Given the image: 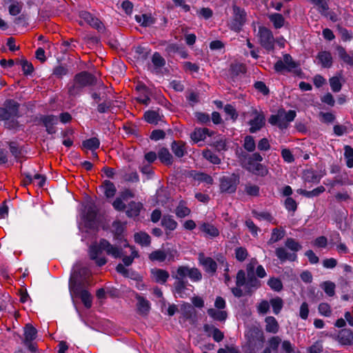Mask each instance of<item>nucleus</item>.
<instances>
[{
    "label": "nucleus",
    "instance_id": "13",
    "mask_svg": "<svg viewBox=\"0 0 353 353\" xmlns=\"http://www.w3.org/2000/svg\"><path fill=\"white\" fill-rule=\"evenodd\" d=\"M79 16L81 19L83 20L85 23H88L92 28L97 29L99 32L103 31L105 28L103 23L91 13L85 10H82L79 12Z\"/></svg>",
    "mask_w": 353,
    "mask_h": 353
},
{
    "label": "nucleus",
    "instance_id": "57",
    "mask_svg": "<svg viewBox=\"0 0 353 353\" xmlns=\"http://www.w3.org/2000/svg\"><path fill=\"white\" fill-rule=\"evenodd\" d=\"M243 148L248 152H254L256 148V143L253 137L247 135L244 138Z\"/></svg>",
    "mask_w": 353,
    "mask_h": 353
},
{
    "label": "nucleus",
    "instance_id": "19",
    "mask_svg": "<svg viewBox=\"0 0 353 353\" xmlns=\"http://www.w3.org/2000/svg\"><path fill=\"white\" fill-rule=\"evenodd\" d=\"M78 292L70 293L72 296L79 297L86 308L92 306V298L90 293L85 288L79 289Z\"/></svg>",
    "mask_w": 353,
    "mask_h": 353
},
{
    "label": "nucleus",
    "instance_id": "45",
    "mask_svg": "<svg viewBox=\"0 0 353 353\" xmlns=\"http://www.w3.org/2000/svg\"><path fill=\"white\" fill-rule=\"evenodd\" d=\"M245 286L248 290H256L261 286V283L254 274H249L247 277Z\"/></svg>",
    "mask_w": 353,
    "mask_h": 353
},
{
    "label": "nucleus",
    "instance_id": "8",
    "mask_svg": "<svg viewBox=\"0 0 353 353\" xmlns=\"http://www.w3.org/2000/svg\"><path fill=\"white\" fill-rule=\"evenodd\" d=\"M248 343L252 351L261 349L265 342L263 332L258 327H254L248 332Z\"/></svg>",
    "mask_w": 353,
    "mask_h": 353
},
{
    "label": "nucleus",
    "instance_id": "54",
    "mask_svg": "<svg viewBox=\"0 0 353 353\" xmlns=\"http://www.w3.org/2000/svg\"><path fill=\"white\" fill-rule=\"evenodd\" d=\"M344 157L346 160V165L348 168H353V148L350 145L344 147Z\"/></svg>",
    "mask_w": 353,
    "mask_h": 353
},
{
    "label": "nucleus",
    "instance_id": "47",
    "mask_svg": "<svg viewBox=\"0 0 353 353\" xmlns=\"http://www.w3.org/2000/svg\"><path fill=\"white\" fill-rule=\"evenodd\" d=\"M191 210L188 208L183 201H181L175 209V214L179 218H184L188 216Z\"/></svg>",
    "mask_w": 353,
    "mask_h": 353
},
{
    "label": "nucleus",
    "instance_id": "46",
    "mask_svg": "<svg viewBox=\"0 0 353 353\" xmlns=\"http://www.w3.org/2000/svg\"><path fill=\"white\" fill-rule=\"evenodd\" d=\"M286 248L296 253L302 249V245L293 238H288L285 241Z\"/></svg>",
    "mask_w": 353,
    "mask_h": 353
},
{
    "label": "nucleus",
    "instance_id": "63",
    "mask_svg": "<svg viewBox=\"0 0 353 353\" xmlns=\"http://www.w3.org/2000/svg\"><path fill=\"white\" fill-rule=\"evenodd\" d=\"M269 170L266 165L259 163L256 165L255 170L252 172V174L256 176H265L268 175Z\"/></svg>",
    "mask_w": 353,
    "mask_h": 353
},
{
    "label": "nucleus",
    "instance_id": "27",
    "mask_svg": "<svg viewBox=\"0 0 353 353\" xmlns=\"http://www.w3.org/2000/svg\"><path fill=\"white\" fill-rule=\"evenodd\" d=\"M336 51L339 55V57L347 65L353 67V53L352 54H348L345 49L341 46H338L336 47Z\"/></svg>",
    "mask_w": 353,
    "mask_h": 353
},
{
    "label": "nucleus",
    "instance_id": "51",
    "mask_svg": "<svg viewBox=\"0 0 353 353\" xmlns=\"http://www.w3.org/2000/svg\"><path fill=\"white\" fill-rule=\"evenodd\" d=\"M125 224L119 221H115L112 223V231L117 239H121L124 232Z\"/></svg>",
    "mask_w": 353,
    "mask_h": 353
},
{
    "label": "nucleus",
    "instance_id": "59",
    "mask_svg": "<svg viewBox=\"0 0 353 353\" xmlns=\"http://www.w3.org/2000/svg\"><path fill=\"white\" fill-rule=\"evenodd\" d=\"M329 81L331 89L334 92H339L341 90V77H332L330 79Z\"/></svg>",
    "mask_w": 353,
    "mask_h": 353
},
{
    "label": "nucleus",
    "instance_id": "49",
    "mask_svg": "<svg viewBox=\"0 0 353 353\" xmlns=\"http://www.w3.org/2000/svg\"><path fill=\"white\" fill-rule=\"evenodd\" d=\"M202 154L203 157L210 163L215 165H219L221 163V159L211 150H204Z\"/></svg>",
    "mask_w": 353,
    "mask_h": 353
},
{
    "label": "nucleus",
    "instance_id": "22",
    "mask_svg": "<svg viewBox=\"0 0 353 353\" xmlns=\"http://www.w3.org/2000/svg\"><path fill=\"white\" fill-rule=\"evenodd\" d=\"M126 215L130 218H135L140 214L143 208V204L141 202L131 201L126 206Z\"/></svg>",
    "mask_w": 353,
    "mask_h": 353
},
{
    "label": "nucleus",
    "instance_id": "61",
    "mask_svg": "<svg viewBox=\"0 0 353 353\" xmlns=\"http://www.w3.org/2000/svg\"><path fill=\"white\" fill-rule=\"evenodd\" d=\"M97 212L95 206L93 205H90L86 207L85 218L88 221H93L97 216Z\"/></svg>",
    "mask_w": 353,
    "mask_h": 353
},
{
    "label": "nucleus",
    "instance_id": "44",
    "mask_svg": "<svg viewBox=\"0 0 353 353\" xmlns=\"http://www.w3.org/2000/svg\"><path fill=\"white\" fill-rule=\"evenodd\" d=\"M134 241L142 246H148L150 244V236L145 232H139L134 234Z\"/></svg>",
    "mask_w": 353,
    "mask_h": 353
},
{
    "label": "nucleus",
    "instance_id": "31",
    "mask_svg": "<svg viewBox=\"0 0 353 353\" xmlns=\"http://www.w3.org/2000/svg\"><path fill=\"white\" fill-rule=\"evenodd\" d=\"M161 225L170 231L174 230L177 226V222L170 215H164L161 219Z\"/></svg>",
    "mask_w": 353,
    "mask_h": 353
},
{
    "label": "nucleus",
    "instance_id": "52",
    "mask_svg": "<svg viewBox=\"0 0 353 353\" xmlns=\"http://www.w3.org/2000/svg\"><path fill=\"white\" fill-rule=\"evenodd\" d=\"M281 343V339L279 336H271L268 341V347L270 348L274 353H278V348Z\"/></svg>",
    "mask_w": 353,
    "mask_h": 353
},
{
    "label": "nucleus",
    "instance_id": "18",
    "mask_svg": "<svg viewBox=\"0 0 353 353\" xmlns=\"http://www.w3.org/2000/svg\"><path fill=\"white\" fill-rule=\"evenodd\" d=\"M137 300V312L141 316H147L150 310V303L143 296L139 294H136Z\"/></svg>",
    "mask_w": 353,
    "mask_h": 353
},
{
    "label": "nucleus",
    "instance_id": "12",
    "mask_svg": "<svg viewBox=\"0 0 353 353\" xmlns=\"http://www.w3.org/2000/svg\"><path fill=\"white\" fill-rule=\"evenodd\" d=\"M332 337L341 345L351 346L353 345V332L350 329H342L336 334L332 335Z\"/></svg>",
    "mask_w": 353,
    "mask_h": 353
},
{
    "label": "nucleus",
    "instance_id": "42",
    "mask_svg": "<svg viewBox=\"0 0 353 353\" xmlns=\"http://www.w3.org/2000/svg\"><path fill=\"white\" fill-rule=\"evenodd\" d=\"M99 145L100 141L97 137H92L82 142L83 148L90 150L91 151H94L95 150L99 148Z\"/></svg>",
    "mask_w": 353,
    "mask_h": 353
},
{
    "label": "nucleus",
    "instance_id": "17",
    "mask_svg": "<svg viewBox=\"0 0 353 353\" xmlns=\"http://www.w3.org/2000/svg\"><path fill=\"white\" fill-rule=\"evenodd\" d=\"M41 121L46 128L48 134H52L56 132L54 125L58 123V118L54 115H44L41 117Z\"/></svg>",
    "mask_w": 353,
    "mask_h": 353
},
{
    "label": "nucleus",
    "instance_id": "64",
    "mask_svg": "<svg viewBox=\"0 0 353 353\" xmlns=\"http://www.w3.org/2000/svg\"><path fill=\"white\" fill-rule=\"evenodd\" d=\"M319 313L325 316H330L332 314V310L328 303H321L318 307Z\"/></svg>",
    "mask_w": 353,
    "mask_h": 353
},
{
    "label": "nucleus",
    "instance_id": "60",
    "mask_svg": "<svg viewBox=\"0 0 353 353\" xmlns=\"http://www.w3.org/2000/svg\"><path fill=\"white\" fill-rule=\"evenodd\" d=\"M235 258L240 262L244 261L248 256V250L243 247H239L234 250Z\"/></svg>",
    "mask_w": 353,
    "mask_h": 353
},
{
    "label": "nucleus",
    "instance_id": "29",
    "mask_svg": "<svg viewBox=\"0 0 353 353\" xmlns=\"http://www.w3.org/2000/svg\"><path fill=\"white\" fill-rule=\"evenodd\" d=\"M203 329L206 332H212V338L216 342H220L223 339V333L213 325L205 324L203 326Z\"/></svg>",
    "mask_w": 353,
    "mask_h": 353
},
{
    "label": "nucleus",
    "instance_id": "43",
    "mask_svg": "<svg viewBox=\"0 0 353 353\" xmlns=\"http://www.w3.org/2000/svg\"><path fill=\"white\" fill-rule=\"evenodd\" d=\"M151 261L164 262L166 259L165 250L162 249L156 250L152 252L148 256Z\"/></svg>",
    "mask_w": 353,
    "mask_h": 353
},
{
    "label": "nucleus",
    "instance_id": "30",
    "mask_svg": "<svg viewBox=\"0 0 353 353\" xmlns=\"http://www.w3.org/2000/svg\"><path fill=\"white\" fill-rule=\"evenodd\" d=\"M207 136H210V130L208 128H199L192 133L191 138L194 142H199L203 141Z\"/></svg>",
    "mask_w": 353,
    "mask_h": 353
},
{
    "label": "nucleus",
    "instance_id": "58",
    "mask_svg": "<svg viewBox=\"0 0 353 353\" xmlns=\"http://www.w3.org/2000/svg\"><path fill=\"white\" fill-rule=\"evenodd\" d=\"M188 277L193 282H198L202 279V274L196 268H189Z\"/></svg>",
    "mask_w": 353,
    "mask_h": 353
},
{
    "label": "nucleus",
    "instance_id": "36",
    "mask_svg": "<svg viewBox=\"0 0 353 353\" xmlns=\"http://www.w3.org/2000/svg\"><path fill=\"white\" fill-rule=\"evenodd\" d=\"M285 234V231L283 228H275L272 230V234L270 239L268 241V244L274 243L282 239Z\"/></svg>",
    "mask_w": 353,
    "mask_h": 353
},
{
    "label": "nucleus",
    "instance_id": "62",
    "mask_svg": "<svg viewBox=\"0 0 353 353\" xmlns=\"http://www.w3.org/2000/svg\"><path fill=\"white\" fill-rule=\"evenodd\" d=\"M260 188L258 185L252 183H248L245 186V193L252 196H257L259 195Z\"/></svg>",
    "mask_w": 353,
    "mask_h": 353
},
{
    "label": "nucleus",
    "instance_id": "14",
    "mask_svg": "<svg viewBox=\"0 0 353 353\" xmlns=\"http://www.w3.org/2000/svg\"><path fill=\"white\" fill-rule=\"evenodd\" d=\"M198 260L207 273L214 274L216 272L217 264L212 258L205 256L203 252H201L199 254Z\"/></svg>",
    "mask_w": 353,
    "mask_h": 353
},
{
    "label": "nucleus",
    "instance_id": "55",
    "mask_svg": "<svg viewBox=\"0 0 353 353\" xmlns=\"http://www.w3.org/2000/svg\"><path fill=\"white\" fill-rule=\"evenodd\" d=\"M335 284L332 281H325L321 284V288L329 296H333L335 294Z\"/></svg>",
    "mask_w": 353,
    "mask_h": 353
},
{
    "label": "nucleus",
    "instance_id": "50",
    "mask_svg": "<svg viewBox=\"0 0 353 353\" xmlns=\"http://www.w3.org/2000/svg\"><path fill=\"white\" fill-rule=\"evenodd\" d=\"M103 187L104 188L105 195L108 198L112 197L116 193V188L112 182L105 180L103 182Z\"/></svg>",
    "mask_w": 353,
    "mask_h": 353
},
{
    "label": "nucleus",
    "instance_id": "35",
    "mask_svg": "<svg viewBox=\"0 0 353 353\" xmlns=\"http://www.w3.org/2000/svg\"><path fill=\"white\" fill-rule=\"evenodd\" d=\"M135 20L143 27H148L155 23V19L150 15L143 14L135 16Z\"/></svg>",
    "mask_w": 353,
    "mask_h": 353
},
{
    "label": "nucleus",
    "instance_id": "24",
    "mask_svg": "<svg viewBox=\"0 0 353 353\" xmlns=\"http://www.w3.org/2000/svg\"><path fill=\"white\" fill-rule=\"evenodd\" d=\"M265 330L267 332L276 334L279 330V325L276 319L272 316H267L265 319Z\"/></svg>",
    "mask_w": 353,
    "mask_h": 353
},
{
    "label": "nucleus",
    "instance_id": "34",
    "mask_svg": "<svg viewBox=\"0 0 353 353\" xmlns=\"http://www.w3.org/2000/svg\"><path fill=\"white\" fill-rule=\"evenodd\" d=\"M37 333V330L31 324H26L24 327L25 343H30L35 339Z\"/></svg>",
    "mask_w": 353,
    "mask_h": 353
},
{
    "label": "nucleus",
    "instance_id": "28",
    "mask_svg": "<svg viewBox=\"0 0 353 353\" xmlns=\"http://www.w3.org/2000/svg\"><path fill=\"white\" fill-rule=\"evenodd\" d=\"M322 176V175L318 174L317 172L312 169L306 170L303 173L304 179L308 183H319Z\"/></svg>",
    "mask_w": 353,
    "mask_h": 353
},
{
    "label": "nucleus",
    "instance_id": "15",
    "mask_svg": "<svg viewBox=\"0 0 353 353\" xmlns=\"http://www.w3.org/2000/svg\"><path fill=\"white\" fill-rule=\"evenodd\" d=\"M135 90L139 93L137 101L142 104L148 105L150 102V91L148 87L144 83H139Z\"/></svg>",
    "mask_w": 353,
    "mask_h": 353
},
{
    "label": "nucleus",
    "instance_id": "37",
    "mask_svg": "<svg viewBox=\"0 0 353 353\" xmlns=\"http://www.w3.org/2000/svg\"><path fill=\"white\" fill-rule=\"evenodd\" d=\"M317 9L322 15L327 16V12L329 10V5L327 0H308Z\"/></svg>",
    "mask_w": 353,
    "mask_h": 353
},
{
    "label": "nucleus",
    "instance_id": "6",
    "mask_svg": "<svg viewBox=\"0 0 353 353\" xmlns=\"http://www.w3.org/2000/svg\"><path fill=\"white\" fill-rule=\"evenodd\" d=\"M252 119L248 122L250 126L249 131L250 133H256L259 131L265 123V114L263 111L258 110L256 108H252L250 111L248 112Z\"/></svg>",
    "mask_w": 353,
    "mask_h": 353
},
{
    "label": "nucleus",
    "instance_id": "3",
    "mask_svg": "<svg viewBox=\"0 0 353 353\" xmlns=\"http://www.w3.org/2000/svg\"><path fill=\"white\" fill-rule=\"evenodd\" d=\"M96 78L88 72H81L74 76L73 83L68 87V93L70 96H76L86 86L96 83Z\"/></svg>",
    "mask_w": 353,
    "mask_h": 353
},
{
    "label": "nucleus",
    "instance_id": "20",
    "mask_svg": "<svg viewBox=\"0 0 353 353\" xmlns=\"http://www.w3.org/2000/svg\"><path fill=\"white\" fill-rule=\"evenodd\" d=\"M201 232H203L205 236L210 238H214L219 235V230L212 223L202 222L199 226Z\"/></svg>",
    "mask_w": 353,
    "mask_h": 353
},
{
    "label": "nucleus",
    "instance_id": "40",
    "mask_svg": "<svg viewBox=\"0 0 353 353\" xmlns=\"http://www.w3.org/2000/svg\"><path fill=\"white\" fill-rule=\"evenodd\" d=\"M208 315L214 320L224 321L228 317V313L224 310H216L214 308L208 310Z\"/></svg>",
    "mask_w": 353,
    "mask_h": 353
},
{
    "label": "nucleus",
    "instance_id": "48",
    "mask_svg": "<svg viewBox=\"0 0 353 353\" xmlns=\"http://www.w3.org/2000/svg\"><path fill=\"white\" fill-rule=\"evenodd\" d=\"M144 118L149 123L157 124L161 117L159 114L154 110H149L145 112Z\"/></svg>",
    "mask_w": 353,
    "mask_h": 353
},
{
    "label": "nucleus",
    "instance_id": "39",
    "mask_svg": "<svg viewBox=\"0 0 353 353\" xmlns=\"http://www.w3.org/2000/svg\"><path fill=\"white\" fill-rule=\"evenodd\" d=\"M268 19L273 23V26L276 29H279L284 26L285 19L281 14H270L268 15Z\"/></svg>",
    "mask_w": 353,
    "mask_h": 353
},
{
    "label": "nucleus",
    "instance_id": "7",
    "mask_svg": "<svg viewBox=\"0 0 353 353\" xmlns=\"http://www.w3.org/2000/svg\"><path fill=\"white\" fill-rule=\"evenodd\" d=\"M232 18L229 24L230 28L235 32H240L246 21V12L236 5L232 6Z\"/></svg>",
    "mask_w": 353,
    "mask_h": 353
},
{
    "label": "nucleus",
    "instance_id": "10",
    "mask_svg": "<svg viewBox=\"0 0 353 353\" xmlns=\"http://www.w3.org/2000/svg\"><path fill=\"white\" fill-rule=\"evenodd\" d=\"M258 37L261 45L267 50L274 48V38L272 31L266 27H259Z\"/></svg>",
    "mask_w": 353,
    "mask_h": 353
},
{
    "label": "nucleus",
    "instance_id": "33",
    "mask_svg": "<svg viewBox=\"0 0 353 353\" xmlns=\"http://www.w3.org/2000/svg\"><path fill=\"white\" fill-rule=\"evenodd\" d=\"M325 190V188L322 185L317 187L316 188H314L312 191H307L303 189H298L297 193H299L301 195H303L307 198H312L318 196L321 193L324 192Z\"/></svg>",
    "mask_w": 353,
    "mask_h": 353
},
{
    "label": "nucleus",
    "instance_id": "25",
    "mask_svg": "<svg viewBox=\"0 0 353 353\" xmlns=\"http://www.w3.org/2000/svg\"><path fill=\"white\" fill-rule=\"evenodd\" d=\"M171 150L176 157L181 158L186 153L185 143L183 141H174L171 145Z\"/></svg>",
    "mask_w": 353,
    "mask_h": 353
},
{
    "label": "nucleus",
    "instance_id": "5",
    "mask_svg": "<svg viewBox=\"0 0 353 353\" xmlns=\"http://www.w3.org/2000/svg\"><path fill=\"white\" fill-rule=\"evenodd\" d=\"M296 115L294 110L286 112L285 110L281 109L278 110L277 114L271 115L268 121L272 125H276L280 129H285L287 128L290 122L294 121Z\"/></svg>",
    "mask_w": 353,
    "mask_h": 353
},
{
    "label": "nucleus",
    "instance_id": "32",
    "mask_svg": "<svg viewBox=\"0 0 353 353\" xmlns=\"http://www.w3.org/2000/svg\"><path fill=\"white\" fill-rule=\"evenodd\" d=\"M188 281L176 280L174 283V293L179 297L184 298L187 290Z\"/></svg>",
    "mask_w": 353,
    "mask_h": 353
},
{
    "label": "nucleus",
    "instance_id": "41",
    "mask_svg": "<svg viewBox=\"0 0 353 353\" xmlns=\"http://www.w3.org/2000/svg\"><path fill=\"white\" fill-rule=\"evenodd\" d=\"M158 157L160 161L166 165H171L172 163V156L167 148H163L160 149L158 152Z\"/></svg>",
    "mask_w": 353,
    "mask_h": 353
},
{
    "label": "nucleus",
    "instance_id": "4",
    "mask_svg": "<svg viewBox=\"0 0 353 353\" xmlns=\"http://www.w3.org/2000/svg\"><path fill=\"white\" fill-rule=\"evenodd\" d=\"M19 117V104L13 100L7 101L5 108H0V121H6L8 128H13L17 125L16 119Z\"/></svg>",
    "mask_w": 353,
    "mask_h": 353
},
{
    "label": "nucleus",
    "instance_id": "56",
    "mask_svg": "<svg viewBox=\"0 0 353 353\" xmlns=\"http://www.w3.org/2000/svg\"><path fill=\"white\" fill-rule=\"evenodd\" d=\"M268 285L272 290L276 292H280L283 287L281 281L275 277L270 278L268 281Z\"/></svg>",
    "mask_w": 353,
    "mask_h": 353
},
{
    "label": "nucleus",
    "instance_id": "21",
    "mask_svg": "<svg viewBox=\"0 0 353 353\" xmlns=\"http://www.w3.org/2000/svg\"><path fill=\"white\" fill-rule=\"evenodd\" d=\"M316 59L324 68H330L332 65L333 59L331 53L328 51L324 50L319 52L316 56Z\"/></svg>",
    "mask_w": 353,
    "mask_h": 353
},
{
    "label": "nucleus",
    "instance_id": "9",
    "mask_svg": "<svg viewBox=\"0 0 353 353\" xmlns=\"http://www.w3.org/2000/svg\"><path fill=\"white\" fill-rule=\"evenodd\" d=\"M239 183V177L235 174L223 176L220 179V190L221 192L234 193Z\"/></svg>",
    "mask_w": 353,
    "mask_h": 353
},
{
    "label": "nucleus",
    "instance_id": "23",
    "mask_svg": "<svg viewBox=\"0 0 353 353\" xmlns=\"http://www.w3.org/2000/svg\"><path fill=\"white\" fill-rule=\"evenodd\" d=\"M153 279L157 283L165 284L169 276V272L163 269H154L151 271Z\"/></svg>",
    "mask_w": 353,
    "mask_h": 353
},
{
    "label": "nucleus",
    "instance_id": "53",
    "mask_svg": "<svg viewBox=\"0 0 353 353\" xmlns=\"http://www.w3.org/2000/svg\"><path fill=\"white\" fill-rule=\"evenodd\" d=\"M270 303L272 307L273 312L275 314H279L283 306V301L282 299L279 296L272 299Z\"/></svg>",
    "mask_w": 353,
    "mask_h": 353
},
{
    "label": "nucleus",
    "instance_id": "1",
    "mask_svg": "<svg viewBox=\"0 0 353 353\" xmlns=\"http://www.w3.org/2000/svg\"><path fill=\"white\" fill-rule=\"evenodd\" d=\"M125 247H128L130 250V254L129 256L125 255L121 248L110 244L106 239H101L99 243H93L90 246V257L92 260L95 261L99 266H103L107 263V259L104 256H99V255L103 252H105L107 254L114 259L121 258L123 263V265L130 266L135 258L139 257V254L134 246L127 244L125 245Z\"/></svg>",
    "mask_w": 353,
    "mask_h": 353
},
{
    "label": "nucleus",
    "instance_id": "16",
    "mask_svg": "<svg viewBox=\"0 0 353 353\" xmlns=\"http://www.w3.org/2000/svg\"><path fill=\"white\" fill-rule=\"evenodd\" d=\"M275 255L281 263L289 261H295L297 259L296 253H291L287 250L286 247H279L275 250Z\"/></svg>",
    "mask_w": 353,
    "mask_h": 353
},
{
    "label": "nucleus",
    "instance_id": "38",
    "mask_svg": "<svg viewBox=\"0 0 353 353\" xmlns=\"http://www.w3.org/2000/svg\"><path fill=\"white\" fill-rule=\"evenodd\" d=\"M152 63L155 72H159L161 68L165 65V60L159 52H154L152 57Z\"/></svg>",
    "mask_w": 353,
    "mask_h": 353
},
{
    "label": "nucleus",
    "instance_id": "11",
    "mask_svg": "<svg viewBox=\"0 0 353 353\" xmlns=\"http://www.w3.org/2000/svg\"><path fill=\"white\" fill-rule=\"evenodd\" d=\"M297 67L298 63L292 59L289 54H285L283 59L278 60L274 65L275 71L279 73H283L285 71L291 72Z\"/></svg>",
    "mask_w": 353,
    "mask_h": 353
},
{
    "label": "nucleus",
    "instance_id": "2",
    "mask_svg": "<svg viewBox=\"0 0 353 353\" xmlns=\"http://www.w3.org/2000/svg\"><path fill=\"white\" fill-rule=\"evenodd\" d=\"M90 271L85 267H77L70 275L69 280L70 292H78L79 289L90 285Z\"/></svg>",
    "mask_w": 353,
    "mask_h": 353
},
{
    "label": "nucleus",
    "instance_id": "26",
    "mask_svg": "<svg viewBox=\"0 0 353 353\" xmlns=\"http://www.w3.org/2000/svg\"><path fill=\"white\" fill-rule=\"evenodd\" d=\"M189 267L186 265H180L176 270H172V276L175 280L187 281L185 278L188 276Z\"/></svg>",
    "mask_w": 353,
    "mask_h": 353
}]
</instances>
